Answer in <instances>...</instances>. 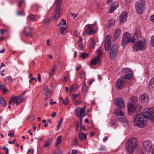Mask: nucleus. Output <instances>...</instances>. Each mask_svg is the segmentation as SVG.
Listing matches in <instances>:
<instances>
[{
    "label": "nucleus",
    "instance_id": "1",
    "mask_svg": "<svg viewBox=\"0 0 154 154\" xmlns=\"http://www.w3.org/2000/svg\"><path fill=\"white\" fill-rule=\"evenodd\" d=\"M148 119L154 120V108L146 109L142 113L137 115L134 118L133 124L140 128L143 127L146 125Z\"/></svg>",
    "mask_w": 154,
    "mask_h": 154
},
{
    "label": "nucleus",
    "instance_id": "2",
    "mask_svg": "<svg viewBox=\"0 0 154 154\" xmlns=\"http://www.w3.org/2000/svg\"><path fill=\"white\" fill-rule=\"evenodd\" d=\"M140 33L137 28H135V31L133 37L131 38V35L127 32H125L123 34L122 41V45L123 47L129 42H134L138 38V34Z\"/></svg>",
    "mask_w": 154,
    "mask_h": 154
},
{
    "label": "nucleus",
    "instance_id": "3",
    "mask_svg": "<svg viewBox=\"0 0 154 154\" xmlns=\"http://www.w3.org/2000/svg\"><path fill=\"white\" fill-rule=\"evenodd\" d=\"M62 3L61 0H56L54 5L55 10L54 15L51 19V20L53 22L57 21L62 14V8H60Z\"/></svg>",
    "mask_w": 154,
    "mask_h": 154
},
{
    "label": "nucleus",
    "instance_id": "4",
    "mask_svg": "<svg viewBox=\"0 0 154 154\" xmlns=\"http://www.w3.org/2000/svg\"><path fill=\"white\" fill-rule=\"evenodd\" d=\"M136 42L133 45L132 48L134 51H143L146 48V42L145 39L143 37H139L138 41Z\"/></svg>",
    "mask_w": 154,
    "mask_h": 154
},
{
    "label": "nucleus",
    "instance_id": "5",
    "mask_svg": "<svg viewBox=\"0 0 154 154\" xmlns=\"http://www.w3.org/2000/svg\"><path fill=\"white\" fill-rule=\"evenodd\" d=\"M138 142L137 139L134 138L130 139L126 144V149L129 153H133L134 149L138 146Z\"/></svg>",
    "mask_w": 154,
    "mask_h": 154
},
{
    "label": "nucleus",
    "instance_id": "6",
    "mask_svg": "<svg viewBox=\"0 0 154 154\" xmlns=\"http://www.w3.org/2000/svg\"><path fill=\"white\" fill-rule=\"evenodd\" d=\"M137 100V98L135 97L131 98L130 101L128 104V114L129 115L131 116L136 110L135 103Z\"/></svg>",
    "mask_w": 154,
    "mask_h": 154
},
{
    "label": "nucleus",
    "instance_id": "7",
    "mask_svg": "<svg viewBox=\"0 0 154 154\" xmlns=\"http://www.w3.org/2000/svg\"><path fill=\"white\" fill-rule=\"evenodd\" d=\"M135 8L137 12L142 14L145 9V2L144 0H139L135 4Z\"/></svg>",
    "mask_w": 154,
    "mask_h": 154
},
{
    "label": "nucleus",
    "instance_id": "8",
    "mask_svg": "<svg viewBox=\"0 0 154 154\" xmlns=\"http://www.w3.org/2000/svg\"><path fill=\"white\" fill-rule=\"evenodd\" d=\"M118 51V47L114 44L112 45L109 52V55L111 60H113L116 57Z\"/></svg>",
    "mask_w": 154,
    "mask_h": 154
},
{
    "label": "nucleus",
    "instance_id": "9",
    "mask_svg": "<svg viewBox=\"0 0 154 154\" xmlns=\"http://www.w3.org/2000/svg\"><path fill=\"white\" fill-rule=\"evenodd\" d=\"M125 83L124 77H120L117 81L116 87L118 90L120 91L124 87Z\"/></svg>",
    "mask_w": 154,
    "mask_h": 154
},
{
    "label": "nucleus",
    "instance_id": "10",
    "mask_svg": "<svg viewBox=\"0 0 154 154\" xmlns=\"http://www.w3.org/2000/svg\"><path fill=\"white\" fill-rule=\"evenodd\" d=\"M122 72L124 73H127L125 75V80L126 79H130L132 76V74L131 73V70L130 69H127V68H122Z\"/></svg>",
    "mask_w": 154,
    "mask_h": 154
},
{
    "label": "nucleus",
    "instance_id": "11",
    "mask_svg": "<svg viewBox=\"0 0 154 154\" xmlns=\"http://www.w3.org/2000/svg\"><path fill=\"white\" fill-rule=\"evenodd\" d=\"M111 41L110 36L108 35L106 38L105 41V50L106 51H108L110 47Z\"/></svg>",
    "mask_w": 154,
    "mask_h": 154
},
{
    "label": "nucleus",
    "instance_id": "12",
    "mask_svg": "<svg viewBox=\"0 0 154 154\" xmlns=\"http://www.w3.org/2000/svg\"><path fill=\"white\" fill-rule=\"evenodd\" d=\"M25 93H24L17 96H12L15 99V101L16 102V105H18L22 103L24 99V95Z\"/></svg>",
    "mask_w": 154,
    "mask_h": 154
},
{
    "label": "nucleus",
    "instance_id": "13",
    "mask_svg": "<svg viewBox=\"0 0 154 154\" xmlns=\"http://www.w3.org/2000/svg\"><path fill=\"white\" fill-rule=\"evenodd\" d=\"M128 16V14L126 12H122L120 16V23H122L125 22L126 21Z\"/></svg>",
    "mask_w": 154,
    "mask_h": 154
},
{
    "label": "nucleus",
    "instance_id": "14",
    "mask_svg": "<svg viewBox=\"0 0 154 154\" xmlns=\"http://www.w3.org/2000/svg\"><path fill=\"white\" fill-rule=\"evenodd\" d=\"M119 4L118 2L117 1H115L112 3L110 6V8L109 10V13H112L114 10L118 7Z\"/></svg>",
    "mask_w": 154,
    "mask_h": 154
},
{
    "label": "nucleus",
    "instance_id": "15",
    "mask_svg": "<svg viewBox=\"0 0 154 154\" xmlns=\"http://www.w3.org/2000/svg\"><path fill=\"white\" fill-rule=\"evenodd\" d=\"M117 103L116 105L120 108H123L125 106L123 99L121 98H118L117 99Z\"/></svg>",
    "mask_w": 154,
    "mask_h": 154
},
{
    "label": "nucleus",
    "instance_id": "16",
    "mask_svg": "<svg viewBox=\"0 0 154 154\" xmlns=\"http://www.w3.org/2000/svg\"><path fill=\"white\" fill-rule=\"evenodd\" d=\"M23 32L27 37L31 38L32 37L31 30L29 27L24 28Z\"/></svg>",
    "mask_w": 154,
    "mask_h": 154
},
{
    "label": "nucleus",
    "instance_id": "17",
    "mask_svg": "<svg viewBox=\"0 0 154 154\" xmlns=\"http://www.w3.org/2000/svg\"><path fill=\"white\" fill-rule=\"evenodd\" d=\"M140 98L141 103H147L149 100L148 96L146 93H143L141 95Z\"/></svg>",
    "mask_w": 154,
    "mask_h": 154
},
{
    "label": "nucleus",
    "instance_id": "18",
    "mask_svg": "<svg viewBox=\"0 0 154 154\" xmlns=\"http://www.w3.org/2000/svg\"><path fill=\"white\" fill-rule=\"evenodd\" d=\"M151 143L149 141H145L143 142V147L146 151L150 150L149 147L151 146Z\"/></svg>",
    "mask_w": 154,
    "mask_h": 154
},
{
    "label": "nucleus",
    "instance_id": "19",
    "mask_svg": "<svg viewBox=\"0 0 154 154\" xmlns=\"http://www.w3.org/2000/svg\"><path fill=\"white\" fill-rule=\"evenodd\" d=\"M120 33L121 29H118L116 30L113 36V40L114 41H116L118 38Z\"/></svg>",
    "mask_w": 154,
    "mask_h": 154
},
{
    "label": "nucleus",
    "instance_id": "20",
    "mask_svg": "<svg viewBox=\"0 0 154 154\" xmlns=\"http://www.w3.org/2000/svg\"><path fill=\"white\" fill-rule=\"evenodd\" d=\"M78 136L79 139L82 141H83L84 139L86 140L87 138L86 135L84 134L83 132L81 130H80V133Z\"/></svg>",
    "mask_w": 154,
    "mask_h": 154
},
{
    "label": "nucleus",
    "instance_id": "21",
    "mask_svg": "<svg viewBox=\"0 0 154 154\" xmlns=\"http://www.w3.org/2000/svg\"><path fill=\"white\" fill-rule=\"evenodd\" d=\"M114 114L117 116H123L124 115V113L123 111L119 109H116L114 112Z\"/></svg>",
    "mask_w": 154,
    "mask_h": 154
},
{
    "label": "nucleus",
    "instance_id": "22",
    "mask_svg": "<svg viewBox=\"0 0 154 154\" xmlns=\"http://www.w3.org/2000/svg\"><path fill=\"white\" fill-rule=\"evenodd\" d=\"M148 88L151 90H154V78H152L149 82Z\"/></svg>",
    "mask_w": 154,
    "mask_h": 154
},
{
    "label": "nucleus",
    "instance_id": "23",
    "mask_svg": "<svg viewBox=\"0 0 154 154\" xmlns=\"http://www.w3.org/2000/svg\"><path fill=\"white\" fill-rule=\"evenodd\" d=\"M100 59L99 57H97L95 58L90 63V64L91 65H95L97 63H99L100 62Z\"/></svg>",
    "mask_w": 154,
    "mask_h": 154
},
{
    "label": "nucleus",
    "instance_id": "24",
    "mask_svg": "<svg viewBox=\"0 0 154 154\" xmlns=\"http://www.w3.org/2000/svg\"><path fill=\"white\" fill-rule=\"evenodd\" d=\"M62 136H60L57 137V140L55 143V146H56L60 144L61 143Z\"/></svg>",
    "mask_w": 154,
    "mask_h": 154
},
{
    "label": "nucleus",
    "instance_id": "25",
    "mask_svg": "<svg viewBox=\"0 0 154 154\" xmlns=\"http://www.w3.org/2000/svg\"><path fill=\"white\" fill-rule=\"evenodd\" d=\"M11 100L9 102V105L8 106V108H11V104L12 103L13 105H14L15 103L16 104V102L15 101V99L12 96L10 98Z\"/></svg>",
    "mask_w": 154,
    "mask_h": 154
},
{
    "label": "nucleus",
    "instance_id": "26",
    "mask_svg": "<svg viewBox=\"0 0 154 154\" xmlns=\"http://www.w3.org/2000/svg\"><path fill=\"white\" fill-rule=\"evenodd\" d=\"M51 91H47L45 93V100H47L48 99L50 98L51 96Z\"/></svg>",
    "mask_w": 154,
    "mask_h": 154
},
{
    "label": "nucleus",
    "instance_id": "27",
    "mask_svg": "<svg viewBox=\"0 0 154 154\" xmlns=\"http://www.w3.org/2000/svg\"><path fill=\"white\" fill-rule=\"evenodd\" d=\"M88 87L86 85L85 82H84V83L82 84V91L86 93L88 91Z\"/></svg>",
    "mask_w": 154,
    "mask_h": 154
},
{
    "label": "nucleus",
    "instance_id": "28",
    "mask_svg": "<svg viewBox=\"0 0 154 154\" xmlns=\"http://www.w3.org/2000/svg\"><path fill=\"white\" fill-rule=\"evenodd\" d=\"M150 150L146 151L147 153H150L151 154H154V145L151 144V146L149 147Z\"/></svg>",
    "mask_w": 154,
    "mask_h": 154
},
{
    "label": "nucleus",
    "instance_id": "29",
    "mask_svg": "<svg viewBox=\"0 0 154 154\" xmlns=\"http://www.w3.org/2000/svg\"><path fill=\"white\" fill-rule=\"evenodd\" d=\"M86 115V111L84 108H82L80 109V116H85Z\"/></svg>",
    "mask_w": 154,
    "mask_h": 154
},
{
    "label": "nucleus",
    "instance_id": "30",
    "mask_svg": "<svg viewBox=\"0 0 154 154\" xmlns=\"http://www.w3.org/2000/svg\"><path fill=\"white\" fill-rule=\"evenodd\" d=\"M51 138H48L45 141V143L44 144V146L45 147H46L48 146L51 143Z\"/></svg>",
    "mask_w": 154,
    "mask_h": 154
},
{
    "label": "nucleus",
    "instance_id": "31",
    "mask_svg": "<svg viewBox=\"0 0 154 154\" xmlns=\"http://www.w3.org/2000/svg\"><path fill=\"white\" fill-rule=\"evenodd\" d=\"M60 30L61 33L63 35L64 34L66 31L67 28L66 27L60 26Z\"/></svg>",
    "mask_w": 154,
    "mask_h": 154
},
{
    "label": "nucleus",
    "instance_id": "32",
    "mask_svg": "<svg viewBox=\"0 0 154 154\" xmlns=\"http://www.w3.org/2000/svg\"><path fill=\"white\" fill-rule=\"evenodd\" d=\"M77 87L78 85L76 84H75L71 86L70 88V93L71 94L73 90H76Z\"/></svg>",
    "mask_w": 154,
    "mask_h": 154
},
{
    "label": "nucleus",
    "instance_id": "33",
    "mask_svg": "<svg viewBox=\"0 0 154 154\" xmlns=\"http://www.w3.org/2000/svg\"><path fill=\"white\" fill-rule=\"evenodd\" d=\"M0 106L2 107L3 105L4 106H6V103L4 99L2 97L0 98Z\"/></svg>",
    "mask_w": 154,
    "mask_h": 154
},
{
    "label": "nucleus",
    "instance_id": "34",
    "mask_svg": "<svg viewBox=\"0 0 154 154\" xmlns=\"http://www.w3.org/2000/svg\"><path fill=\"white\" fill-rule=\"evenodd\" d=\"M116 120L115 119H111L109 122V125L110 127H112L116 124Z\"/></svg>",
    "mask_w": 154,
    "mask_h": 154
},
{
    "label": "nucleus",
    "instance_id": "35",
    "mask_svg": "<svg viewBox=\"0 0 154 154\" xmlns=\"http://www.w3.org/2000/svg\"><path fill=\"white\" fill-rule=\"evenodd\" d=\"M80 107H78L76 108L75 109V113L76 116L77 117H79V111H80Z\"/></svg>",
    "mask_w": 154,
    "mask_h": 154
},
{
    "label": "nucleus",
    "instance_id": "36",
    "mask_svg": "<svg viewBox=\"0 0 154 154\" xmlns=\"http://www.w3.org/2000/svg\"><path fill=\"white\" fill-rule=\"evenodd\" d=\"M0 90L4 91L3 94H5L7 91L5 86L4 85H0Z\"/></svg>",
    "mask_w": 154,
    "mask_h": 154
},
{
    "label": "nucleus",
    "instance_id": "37",
    "mask_svg": "<svg viewBox=\"0 0 154 154\" xmlns=\"http://www.w3.org/2000/svg\"><path fill=\"white\" fill-rule=\"evenodd\" d=\"M95 46L94 41L93 39H92L89 44V48H94Z\"/></svg>",
    "mask_w": 154,
    "mask_h": 154
},
{
    "label": "nucleus",
    "instance_id": "38",
    "mask_svg": "<svg viewBox=\"0 0 154 154\" xmlns=\"http://www.w3.org/2000/svg\"><path fill=\"white\" fill-rule=\"evenodd\" d=\"M115 23V20H114L113 19L111 20L109 22V24L108 25V27L109 28L111 26L113 25Z\"/></svg>",
    "mask_w": 154,
    "mask_h": 154
},
{
    "label": "nucleus",
    "instance_id": "39",
    "mask_svg": "<svg viewBox=\"0 0 154 154\" xmlns=\"http://www.w3.org/2000/svg\"><path fill=\"white\" fill-rule=\"evenodd\" d=\"M27 18L32 21H34L35 19V16L33 14H30L29 15L28 17Z\"/></svg>",
    "mask_w": 154,
    "mask_h": 154
},
{
    "label": "nucleus",
    "instance_id": "40",
    "mask_svg": "<svg viewBox=\"0 0 154 154\" xmlns=\"http://www.w3.org/2000/svg\"><path fill=\"white\" fill-rule=\"evenodd\" d=\"M63 119L62 118H60V121H59L58 124V125L57 126V130H59L60 128L61 127V125L63 122Z\"/></svg>",
    "mask_w": 154,
    "mask_h": 154
},
{
    "label": "nucleus",
    "instance_id": "41",
    "mask_svg": "<svg viewBox=\"0 0 154 154\" xmlns=\"http://www.w3.org/2000/svg\"><path fill=\"white\" fill-rule=\"evenodd\" d=\"M97 52L98 53V56L97 57H101L102 55V50L99 48L97 50Z\"/></svg>",
    "mask_w": 154,
    "mask_h": 154
},
{
    "label": "nucleus",
    "instance_id": "42",
    "mask_svg": "<svg viewBox=\"0 0 154 154\" xmlns=\"http://www.w3.org/2000/svg\"><path fill=\"white\" fill-rule=\"evenodd\" d=\"M56 69V67H55L54 66L53 68L51 69V71L49 72L50 77L52 75H54V73L55 72Z\"/></svg>",
    "mask_w": 154,
    "mask_h": 154
},
{
    "label": "nucleus",
    "instance_id": "43",
    "mask_svg": "<svg viewBox=\"0 0 154 154\" xmlns=\"http://www.w3.org/2000/svg\"><path fill=\"white\" fill-rule=\"evenodd\" d=\"M89 55V54L86 53H83L81 54V57L83 58H85Z\"/></svg>",
    "mask_w": 154,
    "mask_h": 154
},
{
    "label": "nucleus",
    "instance_id": "44",
    "mask_svg": "<svg viewBox=\"0 0 154 154\" xmlns=\"http://www.w3.org/2000/svg\"><path fill=\"white\" fill-rule=\"evenodd\" d=\"M150 43L151 45L154 48V35L151 37Z\"/></svg>",
    "mask_w": 154,
    "mask_h": 154
},
{
    "label": "nucleus",
    "instance_id": "45",
    "mask_svg": "<svg viewBox=\"0 0 154 154\" xmlns=\"http://www.w3.org/2000/svg\"><path fill=\"white\" fill-rule=\"evenodd\" d=\"M17 15L18 16H21L25 15L24 11L23 10H22L20 11H18L17 12Z\"/></svg>",
    "mask_w": 154,
    "mask_h": 154
},
{
    "label": "nucleus",
    "instance_id": "46",
    "mask_svg": "<svg viewBox=\"0 0 154 154\" xmlns=\"http://www.w3.org/2000/svg\"><path fill=\"white\" fill-rule=\"evenodd\" d=\"M86 32H88V35H91L95 34L96 33V31L92 29L90 31L88 30H86Z\"/></svg>",
    "mask_w": 154,
    "mask_h": 154
},
{
    "label": "nucleus",
    "instance_id": "47",
    "mask_svg": "<svg viewBox=\"0 0 154 154\" xmlns=\"http://www.w3.org/2000/svg\"><path fill=\"white\" fill-rule=\"evenodd\" d=\"M75 131L77 132L79 129V121H78L76 122H75Z\"/></svg>",
    "mask_w": 154,
    "mask_h": 154
},
{
    "label": "nucleus",
    "instance_id": "48",
    "mask_svg": "<svg viewBox=\"0 0 154 154\" xmlns=\"http://www.w3.org/2000/svg\"><path fill=\"white\" fill-rule=\"evenodd\" d=\"M120 120L121 121L125 123L126 124L128 123V122L127 119L123 116V117H121L120 118Z\"/></svg>",
    "mask_w": 154,
    "mask_h": 154
},
{
    "label": "nucleus",
    "instance_id": "49",
    "mask_svg": "<svg viewBox=\"0 0 154 154\" xmlns=\"http://www.w3.org/2000/svg\"><path fill=\"white\" fill-rule=\"evenodd\" d=\"M80 77L81 78L85 79L86 77V74L84 71H82L80 74Z\"/></svg>",
    "mask_w": 154,
    "mask_h": 154
},
{
    "label": "nucleus",
    "instance_id": "50",
    "mask_svg": "<svg viewBox=\"0 0 154 154\" xmlns=\"http://www.w3.org/2000/svg\"><path fill=\"white\" fill-rule=\"evenodd\" d=\"M5 81L8 80L11 83L13 82V81L10 77H6L5 78Z\"/></svg>",
    "mask_w": 154,
    "mask_h": 154
},
{
    "label": "nucleus",
    "instance_id": "51",
    "mask_svg": "<svg viewBox=\"0 0 154 154\" xmlns=\"http://www.w3.org/2000/svg\"><path fill=\"white\" fill-rule=\"evenodd\" d=\"M63 102L64 104L66 105H67L69 102V100L68 98H66V100H64Z\"/></svg>",
    "mask_w": 154,
    "mask_h": 154
},
{
    "label": "nucleus",
    "instance_id": "52",
    "mask_svg": "<svg viewBox=\"0 0 154 154\" xmlns=\"http://www.w3.org/2000/svg\"><path fill=\"white\" fill-rule=\"evenodd\" d=\"M93 26V25H91L90 24H88L86 26V27L88 29L90 30H91L93 29L92 27Z\"/></svg>",
    "mask_w": 154,
    "mask_h": 154
},
{
    "label": "nucleus",
    "instance_id": "53",
    "mask_svg": "<svg viewBox=\"0 0 154 154\" xmlns=\"http://www.w3.org/2000/svg\"><path fill=\"white\" fill-rule=\"evenodd\" d=\"M69 77V76L68 75L65 76L64 77V79L63 80V82H66L68 81Z\"/></svg>",
    "mask_w": 154,
    "mask_h": 154
},
{
    "label": "nucleus",
    "instance_id": "54",
    "mask_svg": "<svg viewBox=\"0 0 154 154\" xmlns=\"http://www.w3.org/2000/svg\"><path fill=\"white\" fill-rule=\"evenodd\" d=\"M142 108V106H141L140 104H138L137 105V107H136V109H138V110H140Z\"/></svg>",
    "mask_w": 154,
    "mask_h": 154
},
{
    "label": "nucleus",
    "instance_id": "55",
    "mask_svg": "<svg viewBox=\"0 0 154 154\" xmlns=\"http://www.w3.org/2000/svg\"><path fill=\"white\" fill-rule=\"evenodd\" d=\"M8 136L11 137H14V134L13 133H11V131H9V134Z\"/></svg>",
    "mask_w": 154,
    "mask_h": 154
},
{
    "label": "nucleus",
    "instance_id": "56",
    "mask_svg": "<svg viewBox=\"0 0 154 154\" xmlns=\"http://www.w3.org/2000/svg\"><path fill=\"white\" fill-rule=\"evenodd\" d=\"M49 22V20L48 19H45L44 20V23L45 25H47Z\"/></svg>",
    "mask_w": 154,
    "mask_h": 154
},
{
    "label": "nucleus",
    "instance_id": "57",
    "mask_svg": "<svg viewBox=\"0 0 154 154\" xmlns=\"http://www.w3.org/2000/svg\"><path fill=\"white\" fill-rule=\"evenodd\" d=\"M61 152L60 149L57 150L54 153V154H61Z\"/></svg>",
    "mask_w": 154,
    "mask_h": 154
},
{
    "label": "nucleus",
    "instance_id": "58",
    "mask_svg": "<svg viewBox=\"0 0 154 154\" xmlns=\"http://www.w3.org/2000/svg\"><path fill=\"white\" fill-rule=\"evenodd\" d=\"M3 149L4 150L6 151L5 153L6 154H8V149L7 148H6L5 146L3 147Z\"/></svg>",
    "mask_w": 154,
    "mask_h": 154
},
{
    "label": "nucleus",
    "instance_id": "59",
    "mask_svg": "<svg viewBox=\"0 0 154 154\" xmlns=\"http://www.w3.org/2000/svg\"><path fill=\"white\" fill-rule=\"evenodd\" d=\"M74 145L75 146L78 145L79 144L77 139H75L74 142Z\"/></svg>",
    "mask_w": 154,
    "mask_h": 154
},
{
    "label": "nucleus",
    "instance_id": "60",
    "mask_svg": "<svg viewBox=\"0 0 154 154\" xmlns=\"http://www.w3.org/2000/svg\"><path fill=\"white\" fill-rule=\"evenodd\" d=\"M72 96L73 97V98H72L73 100H74L75 99L76 97H78L79 96V95L78 94H75V95L72 94Z\"/></svg>",
    "mask_w": 154,
    "mask_h": 154
},
{
    "label": "nucleus",
    "instance_id": "61",
    "mask_svg": "<svg viewBox=\"0 0 154 154\" xmlns=\"http://www.w3.org/2000/svg\"><path fill=\"white\" fill-rule=\"evenodd\" d=\"M79 44V49L82 50L83 49V44L81 43H78Z\"/></svg>",
    "mask_w": 154,
    "mask_h": 154
},
{
    "label": "nucleus",
    "instance_id": "62",
    "mask_svg": "<svg viewBox=\"0 0 154 154\" xmlns=\"http://www.w3.org/2000/svg\"><path fill=\"white\" fill-rule=\"evenodd\" d=\"M150 20L152 22H154V15H152L150 16Z\"/></svg>",
    "mask_w": 154,
    "mask_h": 154
},
{
    "label": "nucleus",
    "instance_id": "63",
    "mask_svg": "<svg viewBox=\"0 0 154 154\" xmlns=\"http://www.w3.org/2000/svg\"><path fill=\"white\" fill-rule=\"evenodd\" d=\"M7 30L6 29H1V34L2 35L5 32H7Z\"/></svg>",
    "mask_w": 154,
    "mask_h": 154
},
{
    "label": "nucleus",
    "instance_id": "64",
    "mask_svg": "<svg viewBox=\"0 0 154 154\" xmlns=\"http://www.w3.org/2000/svg\"><path fill=\"white\" fill-rule=\"evenodd\" d=\"M99 150L101 151H103L105 150V147L103 146H101L99 149Z\"/></svg>",
    "mask_w": 154,
    "mask_h": 154
}]
</instances>
